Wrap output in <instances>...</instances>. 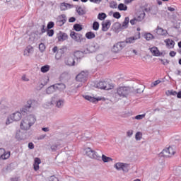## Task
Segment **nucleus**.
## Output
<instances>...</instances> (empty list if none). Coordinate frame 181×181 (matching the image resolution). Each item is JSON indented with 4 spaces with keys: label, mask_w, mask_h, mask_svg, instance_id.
<instances>
[{
    "label": "nucleus",
    "mask_w": 181,
    "mask_h": 181,
    "mask_svg": "<svg viewBox=\"0 0 181 181\" xmlns=\"http://www.w3.org/2000/svg\"><path fill=\"white\" fill-rule=\"evenodd\" d=\"M35 122H36V117L33 115H30L21 120L20 128L23 131H29V129L35 125Z\"/></svg>",
    "instance_id": "nucleus-1"
},
{
    "label": "nucleus",
    "mask_w": 181,
    "mask_h": 181,
    "mask_svg": "<svg viewBox=\"0 0 181 181\" xmlns=\"http://www.w3.org/2000/svg\"><path fill=\"white\" fill-rule=\"evenodd\" d=\"M39 105L37 101L35 100H28L27 103L20 110V112L22 115H26L28 112H30V110H35L36 107Z\"/></svg>",
    "instance_id": "nucleus-2"
},
{
    "label": "nucleus",
    "mask_w": 181,
    "mask_h": 181,
    "mask_svg": "<svg viewBox=\"0 0 181 181\" xmlns=\"http://www.w3.org/2000/svg\"><path fill=\"white\" fill-rule=\"evenodd\" d=\"M129 93H131V88L127 86H121L117 88L115 94L116 97L125 98L129 95Z\"/></svg>",
    "instance_id": "nucleus-3"
},
{
    "label": "nucleus",
    "mask_w": 181,
    "mask_h": 181,
    "mask_svg": "<svg viewBox=\"0 0 181 181\" xmlns=\"http://www.w3.org/2000/svg\"><path fill=\"white\" fill-rule=\"evenodd\" d=\"M86 154L90 159H94L95 160H101V151L97 152L91 148L88 147L86 148Z\"/></svg>",
    "instance_id": "nucleus-4"
},
{
    "label": "nucleus",
    "mask_w": 181,
    "mask_h": 181,
    "mask_svg": "<svg viewBox=\"0 0 181 181\" xmlns=\"http://www.w3.org/2000/svg\"><path fill=\"white\" fill-rule=\"evenodd\" d=\"M21 119H22V113L21 112H16L8 117L6 124L9 125V124H12L14 121H21Z\"/></svg>",
    "instance_id": "nucleus-5"
},
{
    "label": "nucleus",
    "mask_w": 181,
    "mask_h": 181,
    "mask_svg": "<svg viewBox=\"0 0 181 181\" xmlns=\"http://www.w3.org/2000/svg\"><path fill=\"white\" fill-rule=\"evenodd\" d=\"M114 168L117 170H122L124 173H128V172H129V169H131V165L128 163L119 162L115 164Z\"/></svg>",
    "instance_id": "nucleus-6"
},
{
    "label": "nucleus",
    "mask_w": 181,
    "mask_h": 181,
    "mask_svg": "<svg viewBox=\"0 0 181 181\" xmlns=\"http://www.w3.org/2000/svg\"><path fill=\"white\" fill-rule=\"evenodd\" d=\"M96 87L98 88H100V90H112V88H114V85L105 81H100L97 83Z\"/></svg>",
    "instance_id": "nucleus-7"
},
{
    "label": "nucleus",
    "mask_w": 181,
    "mask_h": 181,
    "mask_svg": "<svg viewBox=\"0 0 181 181\" xmlns=\"http://www.w3.org/2000/svg\"><path fill=\"white\" fill-rule=\"evenodd\" d=\"M70 36L73 40H75L77 43H81L83 40H86V38L83 37V35L74 31H71Z\"/></svg>",
    "instance_id": "nucleus-8"
},
{
    "label": "nucleus",
    "mask_w": 181,
    "mask_h": 181,
    "mask_svg": "<svg viewBox=\"0 0 181 181\" xmlns=\"http://www.w3.org/2000/svg\"><path fill=\"white\" fill-rule=\"evenodd\" d=\"M65 100L63 98H53L51 101V104L55 105L57 108H62L64 107Z\"/></svg>",
    "instance_id": "nucleus-9"
},
{
    "label": "nucleus",
    "mask_w": 181,
    "mask_h": 181,
    "mask_svg": "<svg viewBox=\"0 0 181 181\" xmlns=\"http://www.w3.org/2000/svg\"><path fill=\"white\" fill-rule=\"evenodd\" d=\"M125 47V42L123 41L118 42L117 43L115 44L112 48V52L113 53H119L122 49Z\"/></svg>",
    "instance_id": "nucleus-10"
},
{
    "label": "nucleus",
    "mask_w": 181,
    "mask_h": 181,
    "mask_svg": "<svg viewBox=\"0 0 181 181\" xmlns=\"http://www.w3.org/2000/svg\"><path fill=\"white\" fill-rule=\"evenodd\" d=\"M138 39H141V33L139 32L137 33V35H136L134 37H127L125 41H123V43H124V46L126 47L127 45L135 43V40H138Z\"/></svg>",
    "instance_id": "nucleus-11"
},
{
    "label": "nucleus",
    "mask_w": 181,
    "mask_h": 181,
    "mask_svg": "<svg viewBox=\"0 0 181 181\" xmlns=\"http://www.w3.org/2000/svg\"><path fill=\"white\" fill-rule=\"evenodd\" d=\"M98 49H100V45L97 43H93L86 48V50H84V53L85 54L88 53H95V52H97Z\"/></svg>",
    "instance_id": "nucleus-12"
},
{
    "label": "nucleus",
    "mask_w": 181,
    "mask_h": 181,
    "mask_svg": "<svg viewBox=\"0 0 181 181\" xmlns=\"http://www.w3.org/2000/svg\"><path fill=\"white\" fill-rule=\"evenodd\" d=\"M88 76V73L86 71H81L79 74H78L76 77V81H79L80 83H86L87 81V77Z\"/></svg>",
    "instance_id": "nucleus-13"
},
{
    "label": "nucleus",
    "mask_w": 181,
    "mask_h": 181,
    "mask_svg": "<svg viewBox=\"0 0 181 181\" xmlns=\"http://www.w3.org/2000/svg\"><path fill=\"white\" fill-rule=\"evenodd\" d=\"M11 156V151H5V149L0 148V159H3L5 160L6 159H9Z\"/></svg>",
    "instance_id": "nucleus-14"
},
{
    "label": "nucleus",
    "mask_w": 181,
    "mask_h": 181,
    "mask_svg": "<svg viewBox=\"0 0 181 181\" xmlns=\"http://www.w3.org/2000/svg\"><path fill=\"white\" fill-rule=\"evenodd\" d=\"M52 52L53 53H56L57 54L55 55V59H57V60H59V59H60V57H62V56H63L64 51L63 50V49H58L57 47H54L52 49Z\"/></svg>",
    "instance_id": "nucleus-15"
},
{
    "label": "nucleus",
    "mask_w": 181,
    "mask_h": 181,
    "mask_svg": "<svg viewBox=\"0 0 181 181\" xmlns=\"http://www.w3.org/2000/svg\"><path fill=\"white\" fill-rule=\"evenodd\" d=\"M73 7H74L73 5H71L69 3H66V2L60 3L59 6V8L60 11H62L71 9V8H73Z\"/></svg>",
    "instance_id": "nucleus-16"
},
{
    "label": "nucleus",
    "mask_w": 181,
    "mask_h": 181,
    "mask_svg": "<svg viewBox=\"0 0 181 181\" xmlns=\"http://www.w3.org/2000/svg\"><path fill=\"white\" fill-rule=\"evenodd\" d=\"M66 21H67V18L66 17V15L62 14L59 17L57 21V25L58 26H63L64 23L66 22Z\"/></svg>",
    "instance_id": "nucleus-17"
},
{
    "label": "nucleus",
    "mask_w": 181,
    "mask_h": 181,
    "mask_svg": "<svg viewBox=\"0 0 181 181\" xmlns=\"http://www.w3.org/2000/svg\"><path fill=\"white\" fill-rule=\"evenodd\" d=\"M110 26H111V21L110 20H107L105 22L102 23V30L103 32H107L108 29H110Z\"/></svg>",
    "instance_id": "nucleus-18"
},
{
    "label": "nucleus",
    "mask_w": 181,
    "mask_h": 181,
    "mask_svg": "<svg viewBox=\"0 0 181 181\" xmlns=\"http://www.w3.org/2000/svg\"><path fill=\"white\" fill-rule=\"evenodd\" d=\"M149 50L151 53H152L153 56H156V57H159V56H162V54H160V52H159V49L156 47H153L151 48H149Z\"/></svg>",
    "instance_id": "nucleus-19"
},
{
    "label": "nucleus",
    "mask_w": 181,
    "mask_h": 181,
    "mask_svg": "<svg viewBox=\"0 0 181 181\" xmlns=\"http://www.w3.org/2000/svg\"><path fill=\"white\" fill-rule=\"evenodd\" d=\"M85 100H87L88 101H90V103H98V101H101V98H95L90 95H85L84 96Z\"/></svg>",
    "instance_id": "nucleus-20"
},
{
    "label": "nucleus",
    "mask_w": 181,
    "mask_h": 181,
    "mask_svg": "<svg viewBox=\"0 0 181 181\" xmlns=\"http://www.w3.org/2000/svg\"><path fill=\"white\" fill-rule=\"evenodd\" d=\"M145 11H140L137 13V16L136 17V19L137 22H142L143 19H145Z\"/></svg>",
    "instance_id": "nucleus-21"
},
{
    "label": "nucleus",
    "mask_w": 181,
    "mask_h": 181,
    "mask_svg": "<svg viewBox=\"0 0 181 181\" xmlns=\"http://www.w3.org/2000/svg\"><path fill=\"white\" fill-rule=\"evenodd\" d=\"M156 33H157V35H160L161 36H166L168 31L166 30H164L163 28L158 26L157 28L156 29Z\"/></svg>",
    "instance_id": "nucleus-22"
},
{
    "label": "nucleus",
    "mask_w": 181,
    "mask_h": 181,
    "mask_svg": "<svg viewBox=\"0 0 181 181\" xmlns=\"http://www.w3.org/2000/svg\"><path fill=\"white\" fill-rule=\"evenodd\" d=\"M55 87V91H63V90H66V85L64 83H56L54 85Z\"/></svg>",
    "instance_id": "nucleus-23"
},
{
    "label": "nucleus",
    "mask_w": 181,
    "mask_h": 181,
    "mask_svg": "<svg viewBox=\"0 0 181 181\" xmlns=\"http://www.w3.org/2000/svg\"><path fill=\"white\" fill-rule=\"evenodd\" d=\"M129 25V17H126L122 24V25L119 24L120 29H127Z\"/></svg>",
    "instance_id": "nucleus-24"
},
{
    "label": "nucleus",
    "mask_w": 181,
    "mask_h": 181,
    "mask_svg": "<svg viewBox=\"0 0 181 181\" xmlns=\"http://www.w3.org/2000/svg\"><path fill=\"white\" fill-rule=\"evenodd\" d=\"M40 163H42V160H40V158H35L33 164L34 170H35V172H37V170H39V165H40Z\"/></svg>",
    "instance_id": "nucleus-25"
},
{
    "label": "nucleus",
    "mask_w": 181,
    "mask_h": 181,
    "mask_svg": "<svg viewBox=\"0 0 181 181\" xmlns=\"http://www.w3.org/2000/svg\"><path fill=\"white\" fill-rule=\"evenodd\" d=\"M65 64L66 66H74L76 62L74 61V58L69 57L65 60Z\"/></svg>",
    "instance_id": "nucleus-26"
},
{
    "label": "nucleus",
    "mask_w": 181,
    "mask_h": 181,
    "mask_svg": "<svg viewBox=\"0 0 181 181\" xmlns=\"http://www.w3.org/2000/svg\"><path fill=\"white\" fill-rule=\"evenodd\" d=\"M76 11L77 12V13L79 15V16H83V15H86V13H87L86 11V9L83 8V7L81 6H77L76 8Z\"/></svg>",
    "instance_id": "nucleus-27"
},
{
    "label": "nucleus",
    "mask_w": 181,
    "mask_h": 181,
    "mask_svg": "<svg viewBox=\"0 0 181 181\" xmlns=\"http://www.w3.org/2000/svg\"><path fill=\"white\" fill-rule=\"evenodd\" d=\"M165 42L166 43V46L170 47V49H173V47H175V41H173V40L167 39L165 40Z\"/></svg>",
    "instance_id": "nucleus-28"
},
{
    "label": "nucleus",
    "mask_w": 181,
    "mask_h": 181,
    "mask_svg": "<svg viewBox=\"0 0 181 181\" xmlns=\"http://www.w3.org/2000/svg\"><path fill=\"white\" fill-rule=\"evenodd\" d=\"M58 40L59 42H64V40H66L67 37H69V35H67L66 33H61L58 36Z\"/></svg>",
    "instance_id": "nucleus-29"
},
{
    "label": "nucleus",
    "mask_w": 181,
    "mask_h": 181,
    "mask_svg": "<svg viewBox=\"0 0 181 181\" xmlns=\"http://www.w3.org/2000/svg\"><path fill=\"white\" fill-rule=\"evenodd\" d=\"M33 52V47L28 45L24 50V56H29Z\"/></svg>",
    "instance_id": "nucleus-30"
},
{
    "label": "nucleus",
    "mask_w": 181,
    "mask_h": 181,
    "mask_svg": "<svg viewBox=\"0 0 181 181\" xmlns=\"http://www.w3.org/2000/svg\"><path fill=\"white\" fill-rule=\"evenodd\" d=\"M84 51H76L74 52V57L76 59H82V57H84Z\"/></svg>",
    "instance_id": "nucleus-31"
},
{
    "label": "nucleus",
    "mask_w": 181,
    "mask_h": 181,
    "mask_svg": "<svg viewBox=\"0 0 181 181\" xmlns=\"http://www.w3.org/2000/svg\"><path fill=\"white\" fill-rule=\"evenodd\" d=\"M101 159H102L103 162H104L105 163H107L108 162H112V158H111V157H107L104 154L101 155Z\"/></svg>",
    "instance_id": "nucleus-32"
},
{
    "label": "nucleus",
    "mask_w": 181,
    "mask_h": 181,
    "mask_svg": "<svg viewBox=\"0 0 181 181\" xmlns=\"http://www.w3.org/2000/svg\"><path fill=\"white\" fill-rule=\"evenodd\" d=\"M46 91H47V94H52V93H54V91H56V88L54 87V85L49 86L47 88Z\"/></svg>",
    "instance_id": "nucleus-33"
},
{
    "label": "nucleus",
    "mask_w": 181,
    "mask_h": 181,
    "mask_svg": "<svg viewBox=\"0 0 181 181\" xmlns=\"http://www.w3.org/2000/svg\"><path fill=\"white\" fill-rule=\"evenodd\" d=\"M86 39H94V37H95V34H94V33L90 31L86 33Z\"/></svg>",
    "instance_id": "nucleus-34"
},
{
    "label": "nucleus",
    "mask_w": 181,
    "mask_h": 181,
    "mask_svg": "<svg viewBox=\"0 0 181 181\" xmlns=\"http://www.w3.org/2000/svg\"><path fill=\"white\" fill-rule=\"evenodd\" d=\"M168 157L170 158L172 156H173V155H175V153H176V151H175V149H173V147L170 146L168 147Z\"/></svg>",
    "instance_id": "nucleus-35"
},
{
    "label": "nucleus",
    "mask_w": 181,
    "mask_h": 181,
    "mask_svg": "<svg viewBox=\"0 0 181 181\" xmlns=\"http://www.w3.org/2000/svg\"><path fill=\"white\" fill-rule=\"evenodd\" d=\"M144 39L146 40H152V39H155V37L151 33H146L144 35Z\"/></svg>",
    "instance_id": "nucleus-36"
},
{
    "label": "nucleus",
    "mask_w": 181,
    "mask_h": 181,
    "mask_svg": "<svg viewBox=\"0 0 181 181\" xmlns=\"http://www.w3.org/2000/svg\"><path fill=\"white\" fill-rule=\"evenodd\" d=\"M119 11H127L128 9V6L127 5L121 3L118 5Z\"/></svg>",
    "instance_id": "nucleus-37"
},
{
    "label": "nucleus",
    "mask_w": 181,
    "mask_h": 181,
    "mask_svg": "<svg viewBox=\"0 0 181 181\" xmlns=\"http://www.w3.org/2000/svg\"><path fill=\"white\" fill-rule=\"evenodd\" d=\"M50 70V66L45 65L41 67L42 73H47Z\"/></svg>",
    "instance_id": "nucleus-38"
},
{
    "label": "nucleus",
    "mask_w": 181,
    "mask_h": 181,
    "mask_svg": "<svg viewBox=\"0 0 181 181\" xmlns=\"http://www.w3.org/2000/svg\"><path fill=\"white\" fill-rule=\"evenodd\" d=\"M168 150V148L163 150V151L160 153L162 156H163L164 158H169V151Z\"/></svg>",
    "instance_id": "nucleus-39"
},
{
    "label": "nucleus",
    "mask_w": 181,
    "mask_h": 181,
    "mask_svg": "<svg viewBox=\"0 0 181 181\" xmlns=\"http://www.w3.org/2000/svg\"><path fill=\"white\" fill-rule=\"evenodd\" d=\"M74 29L76 32H81V30H83V27L80 24H75L74 25Z\"/></svg>",
    "instance_id": "nucleus-40"
},
{
    "label": "nucleus",
    "mask_w": 181,
    "mask_h": 181,
    "mask_svg": "<svg viewBox=\"0 0 181 181\" xmlns=\"http://www.w3.org/2000/svg\"><path fill=\"white\" fill-rule=\"evenodd\" d=\"M105 18H107V14L105 13H100L98 15V19H99V21H104Z\"/></svg>",
    "instance_id": "nucleus-41"
},
{
    "label": "nucleus",
    "mask_w": 181,
    "mask_h": 181,
    "mask_svg": "<svg viewBox=\"0 0 181 181\" xmlns=\"http://www.w3.org/2000/svg\"><path fill=\"white\" fill-rule=\"evenodd\" d=\"M16 138L18 139V141H22V132L21 130L16 132Z\"/></svg>",
    "instance_id": "nucleus-42"
},
{
    "label": "nucleus",
    "mask_w": 181,
    "mask_h": 181,
    "mask_svg": "<svg viewBox=\"0 0 181 181\" xmlns=\"http://www.w3.org/2000/svg\"><path fill=\"white\" fill-rule=\"evenodd\" d=\"M93 30H98L100 29V23L97 21L93 22Z\"/></svg>",
    "instance_id": "nucleus-43"
},
{
    "label": "nucleus",
    "mask_w": 181,
    "mask_h": 181,
    "mask_svg": "<svg viewBox=\"0 0 181 181\" xmlns=\"http://www.w3.org/2000/svg\"><path fill=\"white\" fill-rule=\"evenodd\" d=\"M39 50L41 53H43V52H45V50H46V45H45V44L43 43H40L39 45Z\"/></svg>",
    "instance_id": "nucleus-44"
},
{
    "label": "nucleus",
    "mask_w": 181,
    "mask_h": 181,
    "mask_svg": "<svg viewBox=\"0 0 181 181\" xmlns=\"http://www.w3.org/2000/svg\"><path fill=\"white\" fill-rule=\"evenodd\" d=\"M135 139L136 141H141L142 139V134L140 132L136 133Z\"/></svg>",
    "instance_id": "nucleus-45"
},
{
    "label": "nucleus",
    "mask_w": 181,
    "mask_h": 181,
    "mask_svg": "<svg viewBox=\"0 0 181 181\" xmlns=\"http://www.w3.org/2000/svg\"><path fill=\"white\" fill-rule=\"evenodd\" d=\"M117 3L114 1H112L110 3V6L112 9H117Z\"/></svg>",
    "instance_id": "nucleus-46"
},
{
    "label": "nucleus",
    "mask_w": 181,
    "mask_h": 181,
    "mask_svg": "<svg viewBox=\"0 0 181 181\" xmlns=\"http://www.w3.org/2000/svg\"><path fill=\"white\" fill-rule=\"evenodd\" d=\"M47 28V29H52V28H54V23L53 21L49 22Z\"/></svg>",
    "instance_id": "nucleus-47"
},
{
    "label": "nucleus",
    "mask_w": 181,
    "mask_h": 181,
    "mask_svg": "<svg viewBox=\"0 0 181 181\" xmlns=\"http://www.w3.org/2000/svg\"><path fill=\"white\" fill-rule=\"evenodd\" d=\"M47 36H49V37H52V36H53L54 35V30H47Z\"/></svg>",
    "instance_id": "nucleus-48"
},
{
    "label": "nucleus",
    "mask_w": 181,
    "mask_h": 181,
    "mask_svg": "<svg viewBox=\"0 0 181 181\" xmlns=\"http://www.w3.org/2000/svg\"><path fill=\"white\" fill-rule=\"evenodd\" d=\"M96 60L98 62H103V60H104V56L103 54H98L96 56Z\"/></svg>",
    "instance_id": "nucleus-49"
},
{
    "label": "nucleus",
    "mask_w": 181,
    "mask_h": 181,
    "mask_svg": "<svg viewBox=\"0 0 181 181\" xmlns=\"http://www.w3.org/2000/svg\"><path fill=\"white\" fill-rule=\"evenodd\" d=\"M113 18H115V19H119V18H121V13H119V12H115L113 13Z\"/></svg>",
    "instance_id": "nucleus-50"
},
{
    "label": "nucleus",
    "mask_w": 181,
    "mask_h": 181,
    "mask_svg": "<svg viewBox=\"0 0 181 181\" xmlns=\"http://www.w3.org/2000/svg\"><path fill=\"white\" fill-rule=\"evenodd\" d=\"M57 148H59V145H57V144H54V145L51 146V149H52V152H56V151H57Z\"/></svg>",
    "instance_id": "nucleus-51"
},
{
    "label": "nucleus",
    "mask_w": 181,
    "mask_h": 181,
    "mask_svg": "<svg viewBox=\"0 0 181 181\" xmlns=\"http://www.w3.org/2000/svg\"><path fill=\"white\" fill-rule=\"evenodd\" d=\"M49 181H59V178H57V177H56L54 175H52V176L49 177Z\"/></svg>",
    "instance_id": "nucleus-52"
},
{
    "label": "nucleus",
    "mask_w": 181,
    "mask_h": 181,
    "mask_svg": "<svg viewBox=\"0 0 181 181\" xmlns=\"http://www.w3.org/2000/svg\"><path fill=\"white\" fill-rule=\"evenodd\" d=\"M132 135H134V130H129L127 132V136L129 138H131V136H132Z\"/></svg>",
    "instance_id": "nucleus-53"
},
{
    "label": "nucleus",
    "mask_w": 181,
    "mask_h": 181,
    "mask_svg": "<svg viewBox=\"0 0 181 181\" xmlns=\"http://www.w3.org/2000/svg\"><path fill=\"white\" fill-rule=\"evenodd\" d=\"M143 118H145V114L138 115L135 117V119H143Z\"/></svg>",
    "instance_id": "nucleus-54"
},
{
    "label": "nucleus",
    "mask_w": 181,
    "mask_h": 181,
    "mask_svg": "<svg viewBox=\"0 0 181 181\" xmlns=\"http://www.w3.org/2000/svg\"><path fill=\"white\" fill-rule=\"evenodd\" d=\"M168 94L170 95H177V92L173 90H168Z\"/></svg>",
    "instance_id": "nucleus-55"
},
{
    "label": "nucleus",
    "mask_w": 181,
    "mask_h": 181,
    "mask_svg": "<svg viewBox=\"0 0 181 181\" xmlns=\"http://www.w3.org/2000/svg\"><path fill=\"white\" fill-rule=\"evenodd\" d=\"M21 80L23 81H29V78H28V76H26V75H23L21 77Z\"/></svg>",
    "instance_id": "nucleus-56"
},
{
    "label": "nucleus",
    "mask_w": 181,
    "mask_h": 181,
    "mask_svg": "<svg viewBox=\"0 0 181 181\" xmlns=\"http://www.w3.org/2000/svg\"><path fill=\"white\" fill-rule=\"evenodd\" d=\"M161 63L164 66H166V64H169V60H168V59H161Z\"/></svg>",
    "instance_id": "nucleus-57"
},
{
    "label": "nucleus",
    "mask_w": 181,
    "mask_h": 181,
    "mask_svg": "<svg viewBox=\"0 0 181 181\" xmlns=\"http://www.w3.org/2000/svg\"><path fill=\"white\" fill-rule=\"evenodd\" d=\"M136 22H138V20H136V18H134L130 21L131 25H136Z\"/></svg>",
    "instance_id": "nucleus-58"
},
{
    "label": "nucleus",
    "mask_w": 181,
    "mask_h": 181,
    "mask_svg": "<svg viewBox=\"0 0 181 181\" xmlns=\"http://www.w3.org/2000/svg\"><path fill=\"white\" fill-rule=\"evenodd\" d=\"M45 86H46V83H40L38 84V88L39 90H42V88L45 87Z\"/></svg>",
    "instance_id": "nucleus-59"
},
{
    "label": "nucleus",
    "mask_w": 181,
    "mask_h": 181,
    "mask_svg": "<svg viewBox=\"0 0 181 181\" xmlns=\"http://www.w3.org/2000/svg\"><path fill=\"white\" fill-rule=\"evenodd\" d=\"M28 148L29 149H34L35 148V144L33 143L30 142L28 144Z\"/></svg>",
    "instance_id": "nucleus-60"
},
{
    "label": "nucleus",
    "mask_w": 181,
    "mask_h": 181,
    "mask_svg": "<svg viewBox=\"0 0 181 181\" xmlns=\"http://www.w3.org/2000/svg\"><path fill=\"white\" fill-rule=\"evenodd\" d=\"M169 55L170 56V57H175V56H176V52L170 51Z\"/></svg>",
    "instance_id": "nucleus-61"
},
{
    "label": "nucleus",
    "mask_w": 181,
    "mask_h": 181,
    "mask_svg": "<svg viewBox=\"0 0 181 181\" xmlns=\"http://www.w3.org/2000/svg\"><path fill=\"white\" fill-rule=\"evenodd\" d=\"M46 26L45 25H42L41 27V33H45L46 32Z\"/></svg>",
    "instance_id": "nucleus-62"
},
{
    "label": "nucleus",
    "mask_w": 181,
    "mask_h": 181,
    "mask_svg": "<svg viewBox=\"0 0 181 181\" xmlns=\"http://www.w3.org/2000/svg\"><path fill=\"white\" fill-rule=\"evenodd\" d=\"M103 0H90V2H93V4H100Z\"/></svg>",
    "instance_id": "nucleus-63"
},
{
    "label": "nucleus",
    "mask_w": 181,
    "mask_h": 181,
    "mask_svg": "<svg viewBox=\"0 0 181 181\" xmlns=\"http://www.w3.org/2000/svg\"><path fill=\"white\" fill-rule=\"evenodd\" d=\"M69 22H70L71 23H73V22H76V18H74V17H71V18L69 19Z\"/></svg>",
    "instance_id": "nucleus-64"
}]
</instances>
